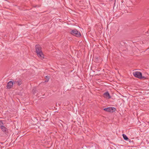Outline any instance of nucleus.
<instances>
[{"label":"nucleus","mask_w":149,"mask_h":149,"mask_svg":"<svg viewBox=\"0 0 149 149\" xmlns=\"http://www.w3.org/2000/svg\"><path fill=\"white\" fill-rule=\"evenodd\" d=\"M45 78L46 79V80H45V82H47L49 80V76H47L45 77Z\"/></svg>","instance_id":"obj_11"},{"label":"nucleus","mask_w":149,"mask_h":149,"mask_svg":"<svg viewBox=\"0 0 149 149\" xmlns=\"http://www.w3.org/2000/svg\"><path fill=\"white\" fill-rule=\"evenodd\" d=\"M13 81H10L8 82L7 85L6 87L7 89L11 88L13 86Z\"/></svg>","instance_id":"obj_6"},{"label":"nucleus","mask_w":149,"mask_h":149,"mask_svg":"<svg viewBox=\"0 0 149 149\" xmlns=\"http://www.w3.org/2000/svg\"><path fill=\"white\" fill-rule=\"evenodd\" d=\"M35 90L34 89H33L32 91V92L34 94H35V93H36V92H35Z\"/></svg>","instance_id":"obj_13"},{"label":"nucleus","mask_w":149,"mask_h":149,"mask_svg":"<svg viewBox=\"0 0 149 149\" xmlns=\"http://www.w3.org/2000/svg\"><path fill=\"white\" fill-rule=\"evenodd\" d=\"M16 80H17V85L18 86L22 84V80L19 79H16Z\"/></svg>","instance_id":"obj_8"},{"label":"nucleus","mask_w":149,"mask_h":149,"mask_svg":"<svg viewBox=\"0 0 149 149\" xmlns=\"http://www.w3.org/2000/svg\"><path fill=\"white\" fill-rule=\"evenodd\" d=\"M2 131L5 134H6L8 132V130L7 128H6L5 126H2L0 128Z\"/></svg>","instance_id":"obj_7"},{"label":"nucleus","mask_w":149,"mask_h":149,"mask_svg":"<svg viewBox=\"0 0 149 149\" xmlns=\"http://www.w3.org/2000/svg\"><path fill=\"white\" fill-rule=\"evenodd\" d=\"M37 45H36V46H35L36 49V53L37 54Z\"/></svg>","instance_id":"obj_12"},{"label":"nucleus","mask_w":149,"mask_h":149,"mask_svg":"<svg viewBox=\"0 0 149 149\" xmlns=\"http://www.w3.org/2000/svg\"><path fill=\"white\" fill-rule=\"evenodd\" d=\"M109 1H113V0H109Z\"/></svg>","instance_id":"obj_15"},{"label":"nucleus","mask_w":149,"mask_h":149,"mask_svg":"<svg viewBox=\"0 0 149 149\" xmlns=\"http://www.w3.org/2000/svg\"><path fill=\"white\" fill-rule=\"evenodd\" d=\"M58 104H60V103H58Z\"/></svg>","instance_id":"obj_16"},{"label":"nucleus","mask_w":149,"mask_h":149,"mask_svg":"<svg viewBox=\"0 0 149 149\" xmlns=\"http://www.w3.org/2000/svg\"><path fill=\"white\" fill-rule=\"evenodd\" d=\"M124 139L125 140L128 141L129 139L124 134H123L122 135Z\"/></svg>","instance_id":"obj_9"},{"label":"nucleus","mask_w":149,"mask_h":149,"mask_svg":"<svg viewBox=\"0 0 149 149\" xmlns=\"http://www.w3.org/2000/svg\"><path fill=\"white\" fill-rule=\"evenodd\" d=\"M38 57L41 60H43L45 58V56L41 50V48L39 45H38Z\"/></svg>","instance_id":"obj_1"},{"label":"nucleus","mask_w":149,"mask_h":149,"mask_svg":"<svg viewBox=\"0 0 149 149\" xmlns=\"http://www.w3.org/2000/svg\"><path fill=\"white\" fill-rule=\"evenodd\" d=\"M17 80H15V81H14V82H13V84H16L17 83Z\"/></svg>","instance_id":"obj_14"},{"label":"nucleus","mask_w":149,"mask_h":149,"mask_svg":"<svg viewBox=\"0 0 149 149\" xmlns=\"http://www.w3.org/2000/svg\"><path fill=\"white\" fill-rule=\"evenodd\" d=\"M103 96L104 98L107 99H110L111 98V97L108 91H107L104 93Z\"/></svg>","instance_id":"obj_5"},{"label":"nucleus","mask_w":149,"mask_h":149,"mask_svg":"<svg viewBox=\"0 0 149 149\" xmlns=\"http://www.w3.org/2000/svg\"><path fill=\"white\" fill-rule=\"evenodd\" d=\"M4 123L3 122L2 120H0V128L1 127L3 126H4Z\"/></svg>","instance_id":"obj_10"},{"label":"nucleus","mask_w":149,"mask_h":149,"mask_svg":"<svg viewBox=\"0 0 149 149\" xmlns=\"http://www.w3.org/2000/svg\"><path fill=\"white\" fill-rule=\"evenodd\" d=\"M70 33L72 35L77 37H80L81 34L80 32H79L76 29L71 30Z\"/></svg>","instance_id":"obj_2"},{"label":"nucleus","mask_w":149,"mask_h":149,"mask_svg":"<svg viewBox=\"0 0 149 149\" xmlns=\"http://www.w3.org/2000/svg\"><path fill=\"white\" fill-rule=\"evenodd\" d=\"M133 75L136 77L140 79H142L144 77L142 76V74L141 72H136L133 73Z\"/></svg>","instance_id":"obj_3"},{"label":"nucleus","mask_w":149,"mask_h":149,"mask_svg":"<svg viewBox=\"0 0 149 149\" xmlns=\"http://www.w3.org/2000/svg\"><path fill=\"white\" fill-rule=\"evenodd\" d=\"M103 110L104 111H106L110 112H113L115 111L116 109L113 107H110L106 108H104Z\"/></svg>","instance_id":"obj_4"}]
</instances>
